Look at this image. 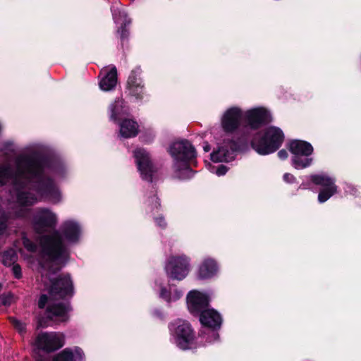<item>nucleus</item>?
<instances>
[{
  "label": "nucleus",
  "mask_w": 361,
  "mask_h": 361,
  "mask_svg": "<svg viewBox=\"0 0 361 361\" xmlns=\"http://www.w3.org/2000/svg\"><path fill=\"white\" fill-rule=\"evenodd\" d=\"M113 15H114V20H115V22H116L117 24H118V23H123V22H121V20H120V18H118V17H117V16H116L115 11H114Z\"/></svg>",
  "instance_id": "e433bc0d"
},
{
  "label": "nucleus",
  "mask_w": 361,
  "mask_h": 361,
  "mask_svg": "<svg viewBox=\"0 0 361 361\" xmlns=\"http://www.w3.org/2000/svg\"><path fill=\"white\" fill-rule=\"evenodd\" d=\"M63 232L65 240L58 232L41 238L40 264L44 269H59L68 256L65 240L67 243H75L80 236V226L73 221H67L63 224Z\"/></svg>",
  "instance_id": "f03ea898"
},
{
  "label": "nucleus",
  "mask_w": 361,
  "mask_h": 361,
  "mask_svg": "<svg viewBox=\"0 0 361 361\" xmlns=\"http://www.w3.org/2000/svg\"><path fill=\"white\" fill-rule=\"evenodd\" d=\"M187 302L192 313H199L208 305L209 298L202 293L192 290L188 295Z\"/></svg>",
  "instance_id": "ddd939ff"
},
{
  "label": "nucleus",
  "mask_w": 361,
  "mask_h": 361,
  "mask_svg": "<svg viewBox=\"0 0 361 361\" xmlns=\"http://www.w3.org/2000/svg\"><path fill=\"white\" fill-rule=\"evenodd\" d=\"M267 111L262 107L250 109L245 113L247 124L252 129L260 128L267 118Z\"/></svg>",
  "instance_id": "2eb2a0df"
},
{
  "label": "nucleus",
  "mask_w": 361,
  "mask_h": 361,
  "mask_svg": "<svg viewBox=\"0 0 361 361\" xmlns=\"http://www.w3.org/2000/svg\"><path fill=\"white\" fill-rule=\"evenodd\" d=\"M50 285L47 288L49 295H42L38 302L40 309H46L47 317L56 322H66L68 319V312L70 307L68 304L59 300L72 296L73 286L69 276L51 279L49 276Z\"/></svg>",
  "instance_id": "7ed1b4c3"
},
{
  "label": "nucleus",
  "mask_w": 361,
  "mask_h": 361,
  "mask_svg": "<svg viewBox=\"0 0 361 361\" xmlns=\"http://www.w3.org/2000/svg\"><path fill=\"white\" fill-rule=\"evenodd\" d=\"M10 215L3 213L0 216V235L3 234L7 228V221Z\"/></svg>",
  "instance_id": "cd10ccee"
},
{
  "label": "nucleus",
  "mask_w": 361,
  "mask_h": 361,
  "mask_svg": "<svg viewBox=\"0 0 361 361\" xmlns=\"http://www.w3.org/2000/svg\"><path fill=\"white\" fill-rule=\"evenodd\" d=\"M17 259V255L14 250H10L5 252L2 257V262L6 266L14 264Z\"/></svg>",
  "instance_id": "bb28decb"
},
{
  "label": "nucleus",
  "mask_w": 361,
  "mask_h": 361,
  "mask_svg": "<svg viewBox=\"0 0 361 361\" xmlns=\"http://www.w3.org/2000/svg\"><path fill=\"white\" fill-rule=\"evenodd\" d=\"M35 345L47 352L56 350L64 345V336L58 332L42 333L35 340Z\"/></svg>",
  "instance_id": "6e6552de"
},
{
  "label": "nucleus",
  "mask_w": 361,
  "mask_h": 361,
  "mask_svg": "<svg viewBox=\"0 0 361 361\" xmlns=\"http://www.w3.org/2000/svg\"><path fill=\"white\" fill-rule=\"evenodd\" d=\"M278 157L280 159L284 160L288 157V152L285 149H281L278 152Z\"/></svg>",
  "instance_id": "72a5a7b5"
},
{
  "label": "nucleus",
  "mask_w": 361,
  "mask_h": 361,
  "mask_svg": "<svg viewBox=\"0 0 361 361\" xmlns=\"http://www.w3.org/2000/svg\"><path fill=\"white\" fill-rule=\"evenodd\" d=\"M11 322L13 326L18 331L19 333L23 334L25 331V325L20 321L16 318H11Z\"/></svg>",
  "instance_id": "c85d7f7f"
},
{
  "label": "nucleus",
  "mask_w": 361,
  "mask_h": 361,
  "mask_svg": "<svg viewBox=\"0 0 361 361\" xmlns=\"http://www.w3.org/2000/svg\"><path fill=\"white\" fill-rule=\"evenodd\" d=\"M138 126L130 119H125L120 124V135L126 138L134 137L137 134Z\"/></svg>",
  "instance_id": "4be33fe9"
},
{
  "label": "nucleus",
  "mask_w": 361,
  "mask_h": 361,
  "mask_svg": "<svg viewBox=\"0 0 361 361\" xmlns=\"http://www.w3.org/2000/svg\"><path fill=\"white\" fill-rule=\"evenodd\" d=\"M56 223V214L48 209H38L33 217V225L38 233L54 228Z\"/></svg>",
  "instance_id": "1a4fd4ad"
},
{
  "label": "nucleus",
  "mask_w": 361,
  "mask_h": 361,
  "mask_svg": "<svg viewBox=\"0 0 361 361\" xmlns=\"http://www.w3.org/2000/svg\"><path fill=\"white\" fill-rule=\"evenodd\" d=\"M283 179L287 183H292V182L294 181L295 178L290 173H285L284 176H283Z\"/></svg>",
  "instance_id": "f704fd0d"
},
{
  "label": "nucleus",
  "mask_w": 361,
  "mask_h": 361,
  "mask_svg": "<svg viewBox=\"0 0 361 361\" xmlns=\"http://www.w3.org/2000/svg\"><path fill=\"white\" fill-rule=\"evenodd\" d=\"M84 357V353L79 347L68 348L56 355L53 361H83Z\"/></svg>",
  "instance_id": "f3484780"
},
{
  "label": "nucleus",
  "mask_w": 361,
  "mask_h": 361,
  "mask_svg": "<svg viewBox=\"0 0 361 361\" xmlns=\"http://www.w3.org/2000/svg\"><path fill=\"white\" fill-rule=\"evenodd\" d=\"M8 183L13 185L20 204L32 205L38 199L53 203L61 200L57 186L44 173L41 161L32 156H18L13 167L9 164L0 166V186Z\"/></svg>",
  "instance_id": "f257e3e1"
},
{
  "label": "nucleus",
  "mask_w": 361,
  "mask_h": 361,
  "mask_svg": "<svg viewBox=\"0 0 361 361\" xmlns=\"http://www.w3.org/2000/svg\"><path fill=\"white\" fill-rule=\"evenodd\" d=\"M104 75L99 82V87L104 91H109L114 88L117 82V72L115 67H111L109 71L106 69L102 71Z\"/></svg>",
  "instance_id": "6ab92c4d"
},
{
  "label": "nucleus",
  "mask_w": 361,
  "mask_h": 361,
  "mask_svg": "<svg viewBox=\"0 0 361 361\" xmlns=\"http://www.w3.org/2000/svg\"><path fill=\"white\" fill-rule=\"evenodd\" d=\"M272 152L277 149L283 143L284 135L282 130L276 127L272 126Z\"/></svg>",
  "instance_id": "a878e982"
},
{
  "label": "nucleus",
  "mask_w": 361,
  "mask_h": 361,
  "mask_svg": "<svg viewBox=\"0 0 361 361\" xmlns=\"http://www.w3.org/2000/svg\"><path fill=\"white\" fill-rule=\"evenodd\" d=\"M289 149L293 156L310 157L313 152L310 143L302 140H293L290 143Z\"/></svg>",
  "instance_id": "aec40b11"
},
{
  "label": "nucleus",
  "mask_w": 361,
  "mask_h": 361,
  "mask_svg": "<svg viewBox=\"0 0 361 361\" xmlns=\"http://www.w3.org/2000/svg\"><path fill=\"white\" fill-rule=\"evenodd\" d=\"M25 247L29 251H34L35 250V245L30 241L28 238H24L23 240Z\"/></svg>",
  "instance_id": "7c9ffc66"
},
{
  "label": "nucleus",
  "mask_w": 361,
  "mask_h": 361,
  "mask_svg": "<svg viewBox=\"0 0 361 361\" xmlns=\"http://www.w3.org/2000/svg\"><path fill=\"white\" fill-rule=\"evenodd\" d=\"M39 325L42 326H46L45 324H42V323H40Z\"/></svg>",
  "instance_id": "79ce46f5"
},
{
  "label": "nucleus",
  "mask_w": 361,
  "mask_h": 361,
  "mask_svg": "<svg viewBox=\"0 0 361 361\" xmlns=\"http://www.w3.org/2000/svg\"><path fill=\"white\" fill-rule=\"evenodd\" d=\"M118 32H120V30H118ZM121 37L122 38H123V37H126V30H122L121 31Z\"/></svg>",
  "instance_id": "ea45409f"
},
{
  "label": "nucleus",
  "mask_w": 361,
  "mask_h": 361,
  "mask_svg": "<svg viewBox=\"0 0 361 361\" xmlns=\"http://www.w3.org/2000/svg\"><path fill=\"white\" fill-rule=\"evenodd\" d=\"M140 73L139 70H133L128 80V87L131 94L136 96L137 98L141 97V93L142 92L143 86L142 85V81L138 78Z\"/></svg>",
  "instance_id": "412c9836"
},
{
  "label": "nucleus",
  "mask_w": 361,
  "mask_h": 361,
  "mask_svg": "<svg viewBox=\"0 0 361 361\" xmlns=\"http://www.w3.org/2000/svg\"><path fill=\"white\" fill-rule=\"evenodd\" d=\"M171 336L177 346L183 350L196 348L191 326L184 320H177L170 325Z\"/></svg>",
  "instance_id": "39448f33"
},
{
  "label": "nucleus",
  "mask_w": 361,
  "mask_h": 361,
  "mask_svg": "<svg viewBox=\"0 0 361 361\" xmlns=\"http://www.w3.org/2000/svg\"><path fill=\"white\" fill-rule=\"evenodd\" d=\"M47 279H48V277L46 276L44 277V281H45V280H47Z\"/></svg>",
  "instance_id": "37998d69"
},
{
  "label": "nucleus",
  "mask_w": 361,
  "mask_h": 361,
  "mask_svg": "<svg viewBox=\"0 0 361 361\" xmlns=\"http://www.w3.org/2000/svg\"><path fill=\"white\" fill-rule=\"evenodd\" d=\"M152 201L155 204V207H158L159 205V202L158 201V198L154 195L152 197Z\"/></svg>",
  "instance_id": "4c0bfd02"
},
{
  "label": "nucleus",
  "mask_w": 361,
  "mask_h": 361,
  "mask_svg": "<svg viewBox=\"0 0 361 361\" xmlns=\"http://www.w3.org/2000/svg\"><path fill=\"white\" fill-rule=\"evenodd\" d=\"M134 157L142 178L152 182L157 170L151 161L149 154L144 149L139 148L135 150Z\"/></svg>",
  "instance_id": "0eeeda50"
},
{
  "label": "nucleus",
  "mask_w": 361,
  "mask_h": 361,
  "mask_svg": "<svg viewBox=\"0 0 361 361\" xmlns=\"http://www.w3.org/2000/svg\"><path fill=\"white\" fill-rule=\"evenodd\" d=\"M0 300L3 305H9L12 300V296L11 295H1L0 296Z\"/></svg>",
  "instance_id": "473e14b6"
},
{
  "label": "nucleus",
  "mask_w": 361,
  "mask_h": 361,
  "mask_svg": "<svg viewBox=\"0 0 361 361\" xmlns=\"http://www.w3.org/2000/svg\"><path fill=\"white\" fill-rule=\"evenodd\" d=\"M122 16L125 18V21H126V14H125V13H122Z\"/></svg>",
  "instance_id": "a19ab883"
},
{
  "label": "nucleus",
  "mask_w": 361,
  "mask_h": 361,
  "mask_svg": "<svg viewBox=\"0 0 361 361\" xmlns=\"http://www.w3.org/2000/svg\"><path fill=\"white\" fill-rule=\"evenodd\" d=\"M243 114L238 107H231L227 109L221 118V126L226 132H233L240 126Z\"/></svg>",
  "instance_id": "f8f14e48"
},
{
  "label": "nucleus",
  "mask_w": 361,
  "mask_h": 361,
  "mask_svg": "<svg viewBox=\"0 0 361 361\" xmlns=\"http://www.w3.org/2000/svg\"><path fill=\"white\" fill-rule=\"evenodd\" d=\"M217 271L218 265L216 261L211 258H206L199 267L197 276L202 279H209L214 276Z\"/></svg>",
  "instance_id": "a211bd4d"
},
{
  "label": "nucleus",
  "mask_w": 361,
  "mask_h": 361,
  "mask_svg": "<svg viewBox=\"0 0 361 361\" xmlns=\"http://www.w3.org/2000/svg\"><path fill=\"white\" fill-rule=\"evenodd\" d=\"M189 259L185 256H172L166 262L165 270L167 275L176 280H182L189 273Z\"/></svg>",
  "instance_id": "423d86ee"
},
{
  "label": "nucleus",
  "mask_w": 361,
  "mask_h": 361,
  "mask_svg": "<svg viewBox=\"0 0 361 361\" xmlns=\"http://www.w3.org/2000/svg\"><path fill=\"white\" fill-rule=\"evenodd\" d=\"M210 171L212 173H215L217 176H223V175L226 174V173L227 172V168L224 165H219L217 166V168L215 171H214V167H212V169H210Z\"/></svg>",
  "instance_id": "c756f323"
},
{
  "label": "nucleus",
  "mask_w": 361,
  "mask_h": 361,
  "mask_svg": "<svg viewBox=\"0 0 361 361\" xmlns=\"http://www.w3.org/2000/svg\"><path fill=\"white\" fill-rule=\"evenodd\" d=\"M293 166L296 169H302L310 166L312 162V159L305 156L295 155L292 157Z\"/></svg>",
  "instance_id": "393cba45"
},
{
  "label": "nucleus",
  "mask_w": 361,
  "mask_h": 361,
  "mask_svg": "<svg viewBox=\"0 0 361 361\" xmlns=\"http://www.w3.org/2000/svg\"><path fill=\"white\" fill-rule=\"evenodd\" d=\"M200 320L203 326L212 329L209 330L208 333L211 334V337L212 338L209 340V342L210 343L216 340L219 337V334L214 330L219 328L221 324V317L220 314L214 309L202 310L200 312Z\"/></svg>",
  "instance_id": "9b49d317"
},
{
  "label": "nucleus",
  "mask_w": 361,
  "mask_h": 361,
  "mask_svg": "<svg viewBox=\"0 0 361 361\" xmlns=\"http://www.w3.org/2000/svg\"><path fill=\"white\" fill-rule=\"evenodd\" d=\"M204 150L205 152H209L210 150V146L208 145V144H206L204 146Z\"/></svg>",
  "instance_id": "58836bf2"
},
{
  "label": "nucleus",
  "mask_w": 361,
  "mask_h": 361,
  "mask_svg": "<svg viewBox=\"0 0 361 361\" xmlns=\"http://www.w3.org/2000/svg\"><path fill=\"white\" fill-rule=\"evenodd\" d=\"M255 150L260 154H268L271 152V135L269 130L259 133L252 142Z\"/></svg>",
  "instance_id": "dca6fc26"
},
{
  "label": "nucleus",
  "mask_w": 361,
  "mask_h": 361,
  "mask_svg": "<svg viewBox=\"0 0 361 361\" xmlns=\"http://www.w3.org/2000/svg\"><path fill=\"white\" fill-rule=\"evenodd\" d=\"M156 222L157 225H159L160 227L164 228L166 226V222L163 217L160 216L156 219Z\"/></svg>",
  "instance_id": "c9c22d12"
},
{
  "label": "nucleus",
  "mask_w": 361,
  "mask_h": 361,
  "mask_svg": "<svg viewBox=\"0 0 361 361\" xmlns=\"http://www.w3.org/2000/svg\"><path fill=\"white\" fill-rule=\"evenodd\" d=\"M311 180L322 188L318 195V200L321 203L328 200L337 191L335 180L326 175H314L311 177Z\"/></svg>",
  "instance_id": "9d476101"
},
{
  "label": "nucleus",
  "mask_w": 361,
  "mask_h": 361,
  "mask_svg": "<svg viewBox=\"0 0 361 361\" xmlns=\"http://www.w3.org/2000/svg\"><path fill=\"white\" fill-rule=\"evenodd\" d=\"M12 271L16 278L20 279L22 276L21 269L19 265L14 264Z\"/></svg>",
  "instance_id": "2f4dec72"
},
{
  "label": "nucleus",
  "mask_w": 361,
  "mask_h": 361,
  "mask_svg": "<svg viewBox=\"0 0 361 361\" xmlns=\"http://www.w3.org/2000/svg\"><path fill=\"white\" fill-rule=\"evenodd\" d=\"M159 289V297L167 302L176 301L183 295V293L173 286H169L168 290L166 287H164L160 284Z\"/></svg>",
  "instance_id": "5701e85b"
},
{
  "label": "nucleus",
  "mask_w": 361,
  "mask_h": 361,
  "mask_svg": "<svg viewBox=\"0 0 361 361\" xmlns=\"http://www.w3.org/2000/svg\"><path fill=\"white\" fill-rule=\"evenodd\" d=\"M173 158V168L179 178H188L192 175L190 165L194 161L196 153L194 147L186 140L173 142L169 149Z\"/></svg>",
  "instance_id": "20e7f679"
},
{
  "label": "nucleus",
  "mask_w": 361,
  "mask_h": 361,
  "mask_svg": "<svg viewBox=\"0 0 361 361\" xmlns=\"http://www.w3.org/2000/svg\"><path fill=\"white\" fill-rule=\"evenodd\" d=\"M110 118L114 121H118L128 114V109L125 106L123 100H117L110 106Z\"/></svg>",
  "instance_id": "b1692460"
},
{
  "label": "nucleus",
  "mask_w": 361,
  "mask_h": 361,
  "mask_svg": "<svg viewBox=\"0 0 361 361\" xmlns=\"http://www.w3.org/2000/svg\"><path fill=\"white\" fill-rule=\"evenodd\" d=\"M235 144L231 141L224 142L216 150L211 154V159L214 162L229 161L233 159Z\"/></svg>",
  "instance_id": "4468645a"
}]
</instances>
